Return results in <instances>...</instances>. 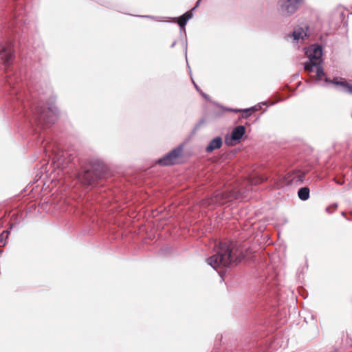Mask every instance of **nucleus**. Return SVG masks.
Returning <instances> with one entry per match:
<instances>
[{"instance_id": "24", "label": "nucleus", "mask_w": 352, "mask_h": 352, "mask_svg": "<svg viewBox=\"0 0 352 352\" xmlns=\"http://www.w3.org/2000/svg\"><path fill=\"white\" fill-rule=\"evenodd\" d=\"M160 253L162 254H166L167 252H169V248L168 247H164L160 249Z\"/></svg>"}, {"instance_id": "2", "label": "nucleus", "mask_w": 352, "mask_h": 352, "mask_svg": "<svg viewBox=\"0 0 352 352\" xmlns=\"http://www.w3.org/2000/svg\"><path fill=\"white\" fill-rule=\"evenodd\" d=\"M252 254V251L249 248L243 250L236 248V244L232 241H219L216 254L208 258L206 262L214 270L227 268L250 258Z\"/></svg>"}, {"instance_id": "1", "label": "nucleus", "mask_w": 352, "mask_h": 352, "mask_svg": "<svg viewBox=\"0 0 352 352\" xmlns=\"http://www.w3.org/2000/svg\"><path fill=\"white\" fill-rule=\"evenodd\" d=\"M10 20L5 30V38L0 41V60L4 67L6 89L13 101L16 103L17 111L23 115L25 121L37 135V142L43 144L45 138L41 133L54 124L59 116V110L54 104L55 98L52 96L50 87L45 89L33 82L27 84L26 91L16 68L13 65L15 60L14 42L19 34L21 27L25 24L23 19Z\"/></svg>"}, {"instance_id": "8", "label": "nucleus", "mask_w": 352, "mask_h": 352, "mask_svg": "<svg viewBox=\"0 0 352 352\" xmlns=\"http://www.w3.org/2000/svg\"><path fill=\"white\" fill-rule=\"evenodd\" d=\"M305 54L308 59L318 61L322 64L323 49L321 45L313 44L306 49Z\"/></svg>"}, {"instance_id": "5", "label": "nucleus", "mask_w": 352, "mask_h": 352, "mask_svg": "<svg viewBox=\"0 0 352 352\" xmlns=\"http://www.w3.org/2000/svg\"><path fill=\"white\" fill-rule=\"evenodd\" d=\"M305 0H278L277 10L283 17H289L294 14Z\"/></svg>"}, {"instance_id": "15", "label": "nucleus", "mask_w": 352, "mask_h": 352, "mask_svg": "<svg viewBox=\"0 0 352 352\" xmlns=\"http://www.w3.org/2000/svg\"><path fill=\"white\" fill-rule=\"evenodd\" d=\"M175 19L177 23L178 24V25L179 26V31H180V34H182V31L184 30L185 32V30H186V25L188 21L186 19H184L182 15L180 16H179L178 18H175Z\"/></svg>"}, {"instance_id": "31", "label": "nucleus", "mask_w": 352, "mask_h": 352, "mask_svg": "<svg viewBox=\"0 0 352 352\" xmlns=\"http://www.w3.org/2000/svg\"><path fill=\"white\" fill-rule=\"evenodd\" d=\"M176 44H177V41H174L172 43V44L170 45V47H171V48H173V47L175 46V45H176Z\"/></svg>"}, {"instance_id": "19", "label": "nucleus", "mask_w": 352, "mask_h": 352, "mask_svg": "<svg viewBox=\"0 0 352 352\" xmlns=\"http://www.w3.org/2000/svg\"><path fill=\"white\" fill-rule=\"evenodd\" d=\"M192 9L186 12L184 14H183L182 16L184 17V19H186L187 21H188L192 16H193V12Z\"/></svg>"}, {"instance_id": "35", "label": "nucleus", "mask_w": 352, "mask_h": 352, "mask_svg": "<svg viewBox=\"0 0 352 352\" xmlns=\"http://www.w3.org/2000/svg\"><path fill=\"white\" fill-rule=\"evenodd\" d=\"M12 224H11L10 229H12Z\"/></svg>"}, {"instance_id": "4", "label": "nucleus", "mask_w": 352, "mask_h": 352, "mask_svg": "<svg viewBox=\"0 0 352 352\" xmlns=\"http://www.w3.org/2000/svg\"><path fill=\"white\" fill-rule=\"evenodd\" d=\"M322 65L318 61L308 59L304 63V69L307 73L315 72L317 81L322 80L324 78V83L321 84L322 87H327L329 84H331L339 91L352 94V85L349 84L344 78L335 77L331 80L326 76Z\"/></svg>"}, {"instance_id": "33", "label": "nucleus", "mask_w": 352, "mask_h": 352, "mask_svg": "<svg viewBox=\"0 0 352 352\" xmlns=\"http://www.w3.org/2000/svg\"><path fill=\"white\" fill-rule=\"evenodd\" d=\"M254 107H256V109H253L252 111H257L258 109H260L258 104V105H255Z\"/></svg>"}, {"instance_id": "28", "label": "nucleus", "mask_w": 352, "mask_h": 352, "mask_svg": "<svg viewBox=\"0 0 352 352\" xmlns=\"http://www.w3.org/2000/svg\"><path fill=\"white\" fill-rule=\"evenodd\" d=\"M137 16L144 17V18H153V16H150V15H138Z\"/></svg>"}, {"instance_id": "18", "label": "nucleus", "mask_w": 352, "mask_h": 352, "mask_svg": "<svg viewBox=\"0 0 352 352\" xmlns=\"http://www.w3.org/2000/svg\"><path fill=\"white\" fill-rule=\"evenodd\" d=\"M182 45L184 51L185 57L187 60V49H188V44H187V38L186 35L185 34V38L182 39Z\"/></svg>"}, {"instance_id": "26", "label": "nucleus", "mask_w": 352, "mask_h": 352, "mask_svg": "<svg viewBox=\"0 0 352 352\" xmlns=\"http://www.w3.org/2000/svg\"><path fill=\"white\" fill-rule=\"evenodd\" d=\"M201 1V0H198V1L196 2L195 6L192 8V10H196V9L199 7V4H200Z\"/></svg>"}, {"instance_id": "9", "label": "nucleus", "mask_w": 352, "mask_h": 352, "mask_svg": "<svg viewBox=\"0 0 352 352\" xmlns=\"http://www.w3.org/2000/svg\"><path fill=\"white\" fill-rule=\"evenodd\" d=\"M231 199V193L226 191H216L207 199L208 205L224 204Z\"/></svg>"}, {"instance_id": "29", "label": "nucleus", "mask_w": 352, "mask_h": 352, "mask_svg": "<svg viewBox=\"0 0 352 352\" xmlns=\"http://www.w3.org/2000/svg\"><path fill=\"white\" fill-rule=\"evenodd\" d=\"M218 273H219V275L220 276V277L222 278H223V275H224V274H225V272H224V271H223V270H220V271H219V272H218Z\"/></svg>"}, {"instance_id": "6", "label": "nucleus", "mask_w": 352, "mask_h": 352, "mask_svg": "<svg viewBox=\"0 0 352 352\" xmlns=\"http://www.w3.org/2000/svg\"><path fill=\"white\" fill-rule=\"evenodd\" d=\"M183 145L180 144L170 151L159 158L157 163L161 166H168L175 164L176 159L181 156Z\"/></svg>"}, {"instance_id": "11", "label": "nucleus", "mask_w": 352, "mask_h": 352, "mask_svg": "<svg viewBox=\"0 0 352 352\" xmlns=\"http://www.w3.org/2000/svg\"><path fill=\"white\" fill-rule=\"evenodd\" d=\"M213 104L214 105H216L217 107L221 108L225 111H230V112H234V113L243 112V113H244V114L242 115L243 118H248V117H250L252 114L253 109H256L255 107H252L250 108H247V109H233V108L225 107L216 102H213Z\"/></svg>"}, {"instance_id": "16", "label": "nucleus", "mask_w": 352, "mask_h": 352, "mask_svg": "<svg viewBox=\"0 0 352 352\" xmlns=\"http://www.w3.org/2000/svg\"><path fill=\"white\" fill-rule=\"evenodd\" d=\"M9 234V230H4L0 234V246L6 245Z\"/></svg>"}, {"instance_id": "20", "label": "nucleus", "mask_w": 352, "mask_h": 352, "mask_svg": "<svg viewBox=\"0 0 352 352\" xmlns=\"http://www.w3.org/2000/svg\"><path fill=\"white\" fill-rule=\"evenodd\" d=\"M276 100H274V101H273V102H270V105H274V104H275L276 103H277L278 102H279V101H283V100H285V99L287 98H281L278 94H277L276 95Z\"/></svg>"}, {"instance_id": "7", "label": "nucleus", "mask_w": 352, "mask_h": 352, "mask_svg": "<svg viewBox=\"0 0 352 352\" xmlns=\"http://www.w3.org/2000/svg\"><path fill=\"white\" fill-rule=\"evenodd\" d=\"M245 127L243 125H238L235 126L231 133L230 136H226L225 138V143L228 146H234L237 143H240L243 136L245 133Z\"/></svg>"}, {"instance_id": "10", "label": "nucleus", "mask_w": 352, "mask_h": 352, "mask_svg": "<svg viewBox=\"0 0 352 352\" xmlns=\"http://www.w3.org/2000/svg\"><path fill=\"white\" fill-rule=\"evenodd\" d=\"M305 176L304 173L299 170H292L284 177V181L287 186L292 184L300 185L304 182Z\"/></svg>"}, {"instance_id": "14", "label": "nucleus", "mask_w": 352, "mask_h": 352, "mask_svg": "<svg viewBox=\"0 0 352 352\" xmlns=\"http://www.w3.org/2000/svg\"><path fill=\"white\" fill-rule=\"evenodd\" d=\"M310 190L307 186L301 187L298 190V196L302 201H307L309 198Z\"/></svg>"}, {"instance_id": "17", "label": "nucleus", "mask_w": 352, "mask_h": 352, "mask_svg": "<svg viewBox=\"0 0 352 352\" xmlns=\"http://www.w3.org/2000/svg\"><path fill=\"white\" fill-rule=\"evenodd\" d=\"M53 161L54 163L57 164V166H60V165H62L63 167H64V165L62 162V156L60 155L59 153H56L54 155V157H53Z\"/></svg>"}, {"instance_id": "22", "label": "nucleus", "mask_w": 352, "mask_h": 352, "mask_svg": "<svg viewBox=\"0 0 352 352\" xmlns=\"http://www.w3.org/2000/svg\"><path fill=\"white\" fill-rule=\"evenodd\" d=\"M205 122V120L204 119H201L200 120L198 123L195 125L194 129H193V132H195L196 131H197L200 126Z\"/></svg>"}, {"instance_id": "32", "label": "nucleus", "mask_w": 352, "mask_h": 352, "mask_svg": "<svg viewBox=\"0 0 352 352\" xmlns=\"http://www.w3.org/2000/svg\"><path fill=\"white\" fill-rule=\"evenodd\" d=\"M43 148H44L45 152H46V153L48 152V148H47V144L44 145Z\"/></svg>"}, {"instance_id": "13", "label": "nucleus", "mask_w": 352, "mask_h": 352, "mask_svg": "<svg viewBox=\"0 0 352 352\" xmlns=\"http://www.w3.org/2000/svg\"><path fill=\"white\" fill-rule=\"evenodd\" d=\"M303 30L302 28H295L294 31L288 34L285 38L288 40L289 38H293L294 43H298L300 38L302 36Z\"/></svg>"}, {"instance_id": "25", "label": "nucleus", "mask_w": 352, "mask_h": 352, "mask_svg": "<svg viewBox=\"0 0 352 352\" xmlns=\"http://www.w3.org/2000/svg\"><path fill=\"white\" fill-rule=\"evenodd\" d=\"M200 94L202 96V97L204 98L205 99H206L208 100H210V96L208 94L202 92L201 91H200Z\"/></svg>"}, {"instance_id": "12", "label": "nucleus", "mask_w": 352, "mask_h": 352, "mask_svg": "<svg viewBox=\"0 0 352 352\" xmlns=\"http://www.w3.org/2000/svg\"><path fill=\"white\" fill-rule=\"evenodd\" d=\"M223 145V139L221 136H217L212 139L205 148L207 153H210L216 149L220 148Z\"/></svg>"}, {"instance_id": "27", "label": "nucleus", "mask_w": 352, "mask_h": 352, "mask_svg": "<svg viewBox=\"0 0 352 352\" xmlns=\"http://www.w3.org/2000/svg\"><path fill=\"white\" fill-rule=\"evenodd\" d=\"M269 103L268 101H264L258 104L259 108L261 109L263 105H267Z\"/></svg>"}, {"instance_id": "3", "label": "nucleus", "mask_w": 352, "mask_h": 352, "mask_svg": "<svg viewBox=\"0 0 352 352\" xmlns=\"http://www.w3.org/2000/svg\"><path fill=\"white\" fill-rule=\"evenodd\" d=\"M82 171L79 174L80 181L87 186H102L103 179L107 175V168L100 159L91 157L87 159L82 167Z\"/></svg>"}, {"instance_id": "21", "label": "nucleus", "mask_w": 352, "mask_h": 352, "mask_svg": "<svg viewBox=\"0 0 352 352\" xmlns=\"http://www.w3.org/2000/svg\"><path fill=\"white\" fill-rule=\"evenodd\" d=\"M337 208H338V204L333 203L326 208V211H327V212L331 213V212L330 211V209L336 210Z\"/></svg>"}, {"instance_id": "30", "label": "nucleus", "mask_w": 352, "mask_h": 352, "mask_svg": "<svg viewBox=\"0 0 352 352\" xmlns=\"http://www.w3.org/2000/svg\"><path fill=\"white\" fill-rule=\"evenodd\" d=\"M192 82H193V85H194V86H195V89H196L197 91H201V90H200V89H199V87L197 86V85L194 81H192Z\"/></svg>"}, {"instance_id": "23", "label": "nucleus", "mask_w": 352, "mask_h": 352, "mask_svg": "<svg viewBox=\"0 0 352 352\" xmlns=\"http://www.w3.org/2000/svg\"><path fill=\"white\" fill-rule=\"evenodd\" d=\"M334 181L338 184H340V185H342L344 184V179L343 178H340V179H336V178H334Z\"/></svg>"}, {"instance_id": "34", "label": "nucleus", "mask_w": 352, "mask_h": 352, "mask_svg": "<svg viewBox=\"0 0 352 352\" xmlns=\"http://www.w3.org/2000/svg\"><path fill=\"white\" fill-rule=\"evenodd\" d=\"M341 214H342V215L343 217H345V212H342V213H341Z\"/></svg>"}]
</instances>
